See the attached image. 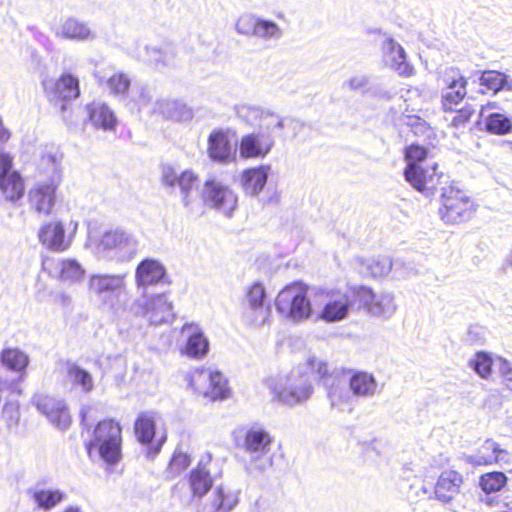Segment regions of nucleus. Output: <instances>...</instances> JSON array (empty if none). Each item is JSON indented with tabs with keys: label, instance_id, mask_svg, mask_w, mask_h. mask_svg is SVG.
<instances>
[{
	"label": "nucleus",
	"instance_id": "1",
	"mask_svg": "<svg viewBox=\"0 0 512 512\" xmlns=\"http://www.w3.org/2000/svg\"><path fill=\"white\" fill-rule=\"evenodd\" d=\"M123 427L114 417H106L93 426L84 448L90 458L97 455L104 463L114 466L123 457Z\"/></svg>",
	"mask_w": 512,
	"mask_h": 512
},
{
	"label": "nucleus",
	"instance_id": "2",
	"mask_svg": "<svg viewBox=\"0 0 512 512\" xmlns=\"http://www.w3.org/2000/svg\"><path fill=\"white\" fill-rule=\"evenodd\" d=\"M309 287L302 281H293L283 287L276 296L275 306L284 317L304 320L311 316L312 306L308 299Z\"/></svg>",
	"mask_w": 512,
	"mask_h": 512
},
{
	"label": "nucleus",
	"instance_id": "3",
	"mask_svg": "<svg viewBox=\"0 0 512 512\" xmlns=\"http://www.w3.org/2000/svg\"><path fill=\"white\" fill-rule=\"evenodd\" d=\"M159 415L154 410H145L137 414L133 430L138 443L146 446V456L154 458L167 440V428L158 425Z\"/></svg>",
	"mask_w": 512,
	"mask_h": 512
},
{
	"label": "nucleus",
	"instance_id": "4",
	"mask_svg": "<svg viewBox=\"0 0 512 512\" xmlns=\"http://www.w3.org/2000/svg\"><path fill=\"white\" fill-rule=\"evenodd\" d=\"M187 381L195 394L208 401H222L231 396L228 380L218 370L196 368L187 375Z\"/></svg>",
	"mask_w": 512,
	"mask_h": 512
},
{
	"label": "nucleus",
	"instance_id": "5",
	"mask_svg": "<svg viewBox=\"0 0 512 512\" xmlns=\"http://www.w3.org/2000/svg\"><path fill=\"white\" fill-rule=\"evenodd\" d=\"M477 204L466 192L449 186L444 188L441 195L439 214L441 219L450 225H460L474 218Z\"/></svg>",
	"mask_w": 512,
	"mask_h": 512
},
{
	"label": "nucleus",
	"instance_id": "6",
	"mask_svg": "<svg viewBox=\"0 0 512 512\" xmlns=\"http://www.w3.org/2000/svg\"><path fill=\"white\" fill-rule=\"evenodd\" d=\"M316 296L323 301L319 318L325 322L341 321L348 316L351 309L355 310L352 286L346 292L340 290H320L316 293Z\"/></svg>",
	"mask_w": 512,
	"mask_h": 512
},
{
	"label": "nucleus",
	"instance_id": "7",
	"mask_svg": "<svg viewBox=\"0 0 512 512\" xmlns=\"http://www.w3.org/2000/svg\"><path fill=\"white\" fill-rule=\"evenodd\" d=\"M60 177L35 183L27 193V204L31 212L38 217L52 214L58 199Z\"/></svg>",
	"mask_w": 512,
	"mask_h": 512
},
{
	"label": "nucleus",
	"instance_id": "8",
	"mask_svg": "<svg viewBox=\"0 0 512 512\" xmlns=\"http://www.w3.org/2000/svg\"><path fill=\"white\" fill-rule=\"evenodd\" d=\"M269 387L279 402L290 406L307 401L313 394L312 385L300 376H288L285 384L273 379Z\"/></svg>",
	"mask_w": 512,
	"mask_h": 512
},
{
	"label": "nucleus",
	"instance_id": "9",
	"mask_svg": "<svg viewBox=\"0 0 512 512\" xmlns=\"http://www.w3.org/2000/svg\"><path fill=\"white\" fill-rule=\"evenodd\" d=\"M270 316V306L267 303V291L264 284L255 281L246 289V304L243 310L245 321L253 325L266 323Z\"/></svg>",
	"mask_w": 512,
	"mask_h": 512
},
{
	"label": "nucleus",
	"instance_id": "10",
	"mask_svg": "<svg viewBox=\"0 0 512 512\" xmlns=\"http://www.w3.org/2000/svg\"><path fill=\"white\" fill-rule=\"evenodd\" d=\"M44 92L50 103L64 112L67 110L69 102L80 97V81L72 73L64 72L50 87L44 86Z\"/></svg>",
	"mask_w": 512,
	"mask_h": 512
},
{
	"label": "nucleus",
	"instance_id": "11",
	"mask_svg": "<svg viewBox=\"0 0 512 512\" xmlns=\"http://www.w3.org/2000/svg\"><path fill=\"white\" fill-rule=\"evenodd\" d=\"M42 269L53 278L71 283L81 281L85 275V270L75 259L45 256L42 259Z\"/></svg>",
	"mask_w": 512,
	"mask_h": 512
},
{
	"label": "nucleus",
	"instance_id": "12",
	"mask_svg": "<svg viewBox=\"0 0 512 512\" xmlns=\"http://www.w3.org/2000/svg\"><path fill=\"white\" fill-rule=\"evenodd\" d=\"M205 187L206 204L226 216H231L237 206V197L232 190L215 180H206Z\"/></svg>",
	"mask_w": 512,
	"mask_h": 512
},
{
	"label": "nucleus",
	"instance_id": "13",
	"mask_svg": "<svg viewBox=\"0 0 512 512\" xmlns=\"http://www.w3.org/2000/svg\"><path fill=\"white\" fill-rule=\"evenodd\" d=\"M352 294L356 311L363 310L372 316H383L386 314L389 302L387 296H378L371 288L364 285L352 286Z\"/></svg>",
	"mask_w": 512,
	"mask_h": 512
},
{
	"label": "nucleus",
	"instance_id": "14",
	"mask_svg": "<svg viewBox=\"0 0 512 512\" xmlns=\"http://www.w3.org/2000/svg\"><path fill=\"white\" fill-rule=\"evenodd\" d=\"M40 243L47 249L55 252H64L72 243V236L65 233L61 221H49L43 224L38 231Z\"/></svg>",
	"mask_w": 512,
	"mask_h": 512
},
{
	"label": "nucleus",
	"instance_id": "15",
	"mask_svg": "<svg viewBox=\"0 0 512 512\" xmlns=\"http://www.w3.org/2000/svg\"><path fill=\"white\" fill-rule=\"evenodd\" d=\"M33 403L54 425L65 428L71 423V416L63 401L45 394H37Z\"/></svg>",
	"mask_w": 512,
	"mask_h": 512
},
{
	"label": "nucleus",
	"instance_id": "16",
	"mask_svg": "<svg viewBox=\"0 0 512 512\" xmlns=\"http://www.w3.org/2000/svg\"><path fill=\"white\" fill-rule=\"evenodd\" d=\"M274 140L271 135L253 132L241 137L239 155L243 159L264 158L272 149Z\"/></svg>",
	"mask_w": 512,
	"mask_h": 512
},
{
	"label": "nucleus",
	"instance_id": "17",
	"mask_svg": "<svg viewBox=\"0 0 512 512\" xmlns=\"http://www.w3.org/2000/svg\"><path fill=\"white\" fill-rule=\"evenodd\" d=\"M139 313L153 325H160L173 317V305L165 294L152 295L140 305Z\"/></svg>",
	"mask_w": 512,
	"mask_h": 512
},
{
	"label": "nucleus",
	"instance_id": "18",
	"mask_svg": "<svg viewBox=\"0 0 512 512\" xmlns=\"http://www.w3.org/2000/svg\"><path fill=\"white\" fill-rule=\"evenodd\" d=\"M87 117L85 122L90 123L95 129L113 131L118 125V119L108 104L92 101L85 105Z\"/></svg>",
	"mask_w": 512,
	"mask_h": 512
},
{
	"label": "nucleus",
	"instance_id": "19",
	"mask_svg": "<svg viewBox=\"0 0 512 512\" xmlns=\"http://www.w3.org/2000/svg\"><path fill=\"white\" fill-rule=\"evenodd\" d=\"M436 170L437 163H432L425 167L421 165V167H417L414 175L404 174V177L419 192L433 194L437 190L441 178V174Z\"/></svg>",
	"mask_w": 512,
	"mask_h": 512
},
{
	"label": "nucleus",
	"instance_id": "20",
	"mask_svg": "<svg viewBox=\"0 0 512 512\" xmlns=\"http://www.w3.org/2000/svg\"><path fill=\"white\" fill-rule=\"evenodd\" d=\"M236 29L241 34L254 35L261 38L277 37L281 34L276 23L250 15L240 17L236 23Z\"/></svg>",
	"mask_w": 512,
	"mask_h": 512
},
{
	"label": "nucleus",
	"instance_id": "21",
	"mask_svg": "<svg viewBox=\"0 0 512 512\" xmlns=\"http://www.w3.org/2000/svg\"><path fill=\"white\" fill-rule=\"evenodd\" d=\"M463 482V476L458 471L445 470L436 481L434 494L440 501L449 502L460 492Z\"/></svg>",
	"mask_w": 512,
	"mask_h": 512
},
{
	"label": "nucleus",
	"instance_id": "22",
	"mask_svg": "<svg viewBox=\"0 0 512 512\" xmlns=\"http://www.w3.org/2000/svg\"><path fill=\"white\" fill-rule=\"evenodd\" d=\"M273 437L261 427H251L244 435L243 448L252 455L262 456L271 450Z\"/></svg>",
	"mask_w": 512,
	"mask_h": 512
},
{
	"label": "nucleus",
	"instance_id": "23",
	"mask_svg": "<svg viewBox=\"0 0 512 512\" xmlns=\"http://www.w3.org/2000/svg\"><path fill=\"white\" fill-rule=\"evenodd\" d=\"M166 275L165 267L154 259H144L136 267L137 286L146 287L158 284Z\"/></svg>",
	"mask_w": 512,
	"mask_h": 512
},
{
	"label": "nucleus",
	"instance_id": "24",
	"mask_svg": "<svg viewBox=\"0 0 512 512\" xmlns=\"http://www.w3.org/2000/svg\"><path fill=\"white\" fill-rule=\"evenodd\" d=\"M25 194V181L18 171H11L0 179V199L17 203Z\"/></svg>",
	"mask_w": 512,
	"mask_h": 512
},
{
	"label": "nucleus",
	"instance_id": "25",
	"mask_svg": "<svg viewBox=\"0 0 512 512\" xmlns=\"http://www.w3.org/2000/svg\"><path fill=\"white\" fill-rule=\"evenodd\" d=\"M211 461V456H207V461L202 460L194 467L188 476V483L193 496L203 497L212 487L213 479L209 470L206 469V463Z\"/></svg>",
	"mask_w": 512,
	"mask_h": 512
},
{
	"label": "nucleus",
	"instance_id": "26",
	"mask_svg": "<svg viewBox=\"0 0 512 512\" xmlns=\"http://www.w3.org/2000/svg\"><path fill=\"white\" fill-rule=\"evenodd\" d=\"M507 451L492 439L485 440L473 455V463L479 466H489L504 460Z\"/></svg>",
	"mask_w": 512,
	"mask_h": 512
},
{
	"label": "nucleus",
	"instance_id": "27",
	"mask_svg": "<svg viewBox=\"0 0 512 512\" xmlns=\"http://www.w3.org/2000/svg\"><path fill=\"white\" fill-rule=\"evenodd\" d=\"M209 157L222 163L228 162L232 157V148L225 132L214 130L208 138Z\"/></svg>",
	"mask_w": 512,
	"mask_h": 512
},
{
	"label": "nucleus",
	"instance_id": "28",
	"mask_svg": "<svg viewBox=\"0 0 512 512\" xmlns=\"http://www.w3.org/2000/svg\"><path fill=\"white\" fill-rule=\"evenodd\" d=\"M124 287V278L120 275L95 274L88 280V289L96 295L115 293Z\"/></svg>",
	"mask_w": 512,
	"mask_h": 512
},
{
	"label": "nucleus",
	"instance_id": "29",
	"mask_svg": "<svg viewBox=\"0 0 512 512\" xmlns=\"http://www.w3.org/2000/svg\"><path fill=\"white\" fill-rule=\"evenodd\" d=\"M269 169L268 165H261L244 170L241 176L244 190L251 195L258 194L267 183Z\"/></svg>",
	"mask_w": 512,
	"mask_h": 512
},
{
	"label": "nucleus",
	"instance_id": "30",
	"mask_svg": "<svg viewBox=\"0 0 512 512\" xmlns=\"http://www.w3.org/2000/svg\"><path fill=\"white\" fill-rule=\"evenodd\" d=\"M404 159L407 162V166L404 169V174L414 175L417 171V167H421L430 157V150L418 143H411L406 146L404 151Z\"/></svg>",
	"mask_w": 512,
	"mask_h": 512
},
{
	"label": "nucleus",
	"instance_id": "31",
	"mask_svg": "<svg viewBox=\"0 0 512 512\" xmlns=\"http://www.w3.org/2000/svg\"><path fill=\"white\" fill-rule=\"evenodd\" d=\"M349 387L354 395L366 397L374 394L377 383L372 374L356 372L349 380Z\"/></svg>",
	"mask_w": 512,
	"mask_h": 512
},
{
	"label": "nucleus",
	"instance_id": "32",
	"mask_svg": "<svg viewBox=\"0 0 512 512\" xmlns=\"http://www.w3.org/2000/svg\"><path fill=\"white\" fill-rule=\"evenodd\" d=\"M439 80L442 82L444 90L468 89V77L459 67H446L439 72Z\"/></svg>",
	"mask_w": 512,
	"mask_h": 512
},
{
	"label": "nucleus",
	"instance_id": "33",
	"mask_svg": "<svg viewBox=\"0 0 512 512\" xmlns=\"http://www.w3.org/2000/svg\"><path fill=\"white\" fill-rule=\"evenodd\" d=\"M0 360L5 367L19 373L21 377L29 363L28 356L18 348L3 349Z\"/></svg>",
	"mask_w": 512,
	"mask_h": 512
},
{
	"label": "nucleus",
	"instance_id": "34",
	"mask_svg": "<svg viewBox=\"0 0 512 512\" xmlns=\"http://www.w3.org/2000/svg\"><path fill=\"white\" fill-rule=\"evenodd\" d=\"M208 350V339L199 329H196L187 339L183 353L193 359H202L207 355Z\"/></svg>",
	"mask_w": 512,
	"mask_h": 512
},
{
	"label": "nucleus",
	"instance_id": "35",
	"mask_svg": "<svg viewBox=\"0 0 512 512\" xmlns=\"http://www.w3.org/2000/svg\"><path fill=\"white\" fill-rule=\"evenodd\" d=\"M390 44V66L402 77H411L415 71L412 65L406 61V53L402 46L389 40Z\"/></svg>",
	"mask_w": 512,
	"mask_h": 512
},
{
	"label": "nucleus",
	"instance_id": "36",
	"mask_svg": "<svg viewBox=\"0 0 512 512\" xmlns=\"http://www.w3.org/2000/svg\"><path fill=\"white\" fill-rule=\"evenodd\" d=\"M484 130L493 135H506L512 132V118L494 112L489 114L484 123Z\"/></svg>",
	"mask_w": 512,
	"mask_h": 512
},
{
	"label": "nucleus",
	"instance_id": "37",
	"mask_svg": "<svg viewBox=\"0 0 512 512\" xmlns=\"http://www.w3.org/2000/svg\"><path fill=\"white\" fill-rule=\"evenodd\" d=\"M451 114L452 116L447 123L448 128L453 131L462 132L470 125L475 115V109L471 104H465L460 108H455Z\"/></svg>",
	"mask_w": 512,
	"mask_h": 512
},
{
	"label": "nucleus",
	"instance_id": "38",
	"mask_svg": "<svg viewBox=\"0 0 512 512\" xmlns=\"http://www.w3.org/2000/svg\"><path fill=\"white\" fill-rule=\"evenodd\" d=\"M507 484V476L500 471L487 472L480 476L479 485L487 493H495L503 489Z\"/></svg>",
	"mask_w": 512,
	"mask_h": 512
},
{
	"label": "nucleus",
	"instance_id": "39",
	"mask_svg": "<svg viewBox=\"0 0 512 512\" xmlns=\"http://www.w3.org/2000/svg\"><path fill=\"white\" fill-rule=\"evenodd\" d=\"M59 35L66 39H85L89 37L90 30L84 23L69 18L61 24Z\"/></svg>",
	"mask_w": 512,
	"mask_h": 512
},
{
	"label": "nucleus",
	"instance_id": "40",
	"mask_svg": "<svg viewBox=\"0 0 512 512\" xmlns=\"http://www.w3.org/2000/svg\"><path fill=\"white\" fill-rule=\"evenodd\" d=\"M468 90H443L440 97V107L444 114L452 113L467 97Z\"/></svg>",
	"mask_w": 512,
	"mask_h": 512
},
{
	"label": "nucleus",
	"instance_id": "41",
	"mask_svg": "<svg viewBox=\"0 0 512 512\" xmlns=\"http://www.w3.org/2000/svg\"><path fill=\"white\" fill-rule=\"evenodd\" d=\"M480 85L488 91L497 93L503 89L507 83V77L504 73L495 70L483 71L479 77Z\"/></svg>",
	"mask_w": 512,
	"mask_h": 512
},
{
	"label": "nucleus",
	"instance_id": "42",
	"mask_svg": "<svg viewBox=\"0 0 512 512\" xmlns=\"http://www.w3.org/2000/svg\"><path fill=\"white\" fill-rule=\"evenodd\" d=\"M236 499L230 493H226L222 487L214 490L210 501V512H230Z\"/></svg>",
	"mask_w": 512,
	"mask_h": 512
},
{
	"label": "nucleus",
	"instance_id": "43",
	"mask_svg": "<svg viewBox=\"0 0 512 512\" xmlns=\"http://www.w3.org/2000/svg\"><path fill=\"white\" fill-rule=\"evenodd\" d=\"M190 464V456L186 452L176 449L168 463L167 474L169 477H175L185 471Z\"/></svg>",
	"mask_w": 512,
	"mask_h": 512
},
{
	"label": "nucleus",
	"instance_id": "44",
	"mask_svg": "<svg viewBox=\"0 0 512 512\" xmlns=\"http://www.w3.org/2000/svg\"><path fill=\"white\" fill-rule=\"evenodd\" d=\"M469 365L481 378H488L492 373L493 358L489 353L479 351Z\"/></svg>",
	"mask_w": 512,
	"mask_h": 512
},
{
	"label": "nucleus",
	"instance_id": "45",
	"mask_svg": "<svg viewBox=\"0 0 512 512\" xmlns=\"http://www.w3.org/2000/svg\"><path fill=\"white\" fill-rule=\"evenodd\" d=\"M67 374L73 384L80 386L83 391L90 392L93 389V379L90 373L77 365H71Z\"/></svg>",
	"mask_w": 512,
	"mask_h": 512
},
{
	"label": "nucleus",
	"instance_id": "46",
	"mask_svg": "<svg viewBox=\"0 0 512 512\" xmlns=\"http://www.w3.org/2000/svg\"><path fill=\"white\" fill-rule=\"evenodd\" d=\"M106 85L111 94L124 95L129 91L131 81L126 73L117 72L107 79Z\"/></svg>",
	"mask_w": 512,
	"mask_h": 512
},
{
	"label": "nucleus",
	"instance_id": "47",
	"mask_svg": "<svg viewBox=\"0 0 512 512\" xmlns=\"http://www.w3.org/2000/svg\"><path fill=\"white\" fill-rule=\"evenodd\" d=\"M33 499L38 507L45 510L51 509L62 500V494L56 490H38L34 492Z\"/></svg>",
	"mask_w": 512,
	"mask_h": 512
},
{
	"label": "nucleus",
	"instance_id": "48",
	"mask_svg": "<svg viewBox=\"0 0 512 512\" xmlns=\"http://www.w3.org/2000/svg\"><path fill=\"white\" fill-rule=\"evenodd\" d=\"M198 176L192 170H185L179 174L178 186L183 193V203L185 206L190 204L188 194L197 187Z\"/></svg>",
	"mask_w": 512,
	"mask_h": 512
},
{
	"label": "nucleus",
	"instance_id": "49",
	"mask_svg": "<svg viewBox=\"0 0 512 512\" xmlns=\"http://www.w3.org/2000/svg\"><path fill=\"white\" fill-rule=\"evenodd\" d=\"M305 372L317 380H325L331 376L328 364L316 358H310L305 363Z\"/></svg>",
	"mask_w": 512,
	"mask_h": 512
},
{
	"label": "nucleus",
	"instance_id": "50",
	"mask_svg": "<svg viewBox=\"0 0 512 512\" xmlns=\"http://www.w3.org/2000/svg\"><path fill=\"white\" fill-rule=\"evenodd\" d=\"M128 241L125 233L117 231L106 232L101 239V243L106 249L122 248L128 244Z\"/></svg>",
	"mask_w": 512,
	"mask_h": 512
},
{
	"label": "nucleus",
	"instance_id": "51",
	"mask_svg": "<svg viewBox=\"0 0 512 512\" xmlns=\"http://www.w3.org/2000/svg\"><path fill=\"white\" fill-rule=\"evenodd\" d=\"M408 125L416 136L420 133L432 132L430 125L417 116H408Z\"/></svg>",
	"mask_w": 512,
	"mask_h": 512
},
{
	"label": "nucleus",
	"instance_id": "52",
	"mask_svg": "<svg viewBox=\"0 0 512 512\" xmlns=\"http://www.w3.org/2000/svg\"><path fill=\"white\" fill-rule=\"evenodd\" d=\"M179 175L173 167H166L163 170L161 181L165 186L173 187L178 184Z\"/></svg>",
	"mask_w": 512,
	"mask_h": 512
},
{
	"label": "nucleus",
	"instance_id": "53",
	"mask_svg": "<svg viewBox=\"0 0 512 512\" xmlns=\"http://www.w3.org/2000/svg\"><path fill=\"white\" fill-rule=\"evenodd\" d=\"M503 366V377L506 386L512 390V368L508 367L506 361H501Z\"/></svg>",
	"mask_w": 512,
	"mask_h": 512
},
{
	"label": "nucleus",
	"instance_id": "54",
	"mask_svg": "<svg viewBox=\"0 0 512 512\" xmlns=\"http://www.w3.org/2000/svg\"><path fill=\"white\" fill-rule=\"evenodd\" d=\"M10 136V132L4 127L3 122L0 119V142H6Z\"/></svg>",
	"mask_w": 512,
	"mask_h": 512
},
{
	"label": "nucleus",
	"instance_id": "55",
	"mask_svg": "<svg viewBox=\"0 0 512 512\" xmlns=\"http://www.w3.org/2000/svg\"><path fill=\"white\" fill-rule=\"evenodd\" d=\"M8 409H14L18 414L19 405L14 402L6 401L3 408V413H5Z\"/></svg>",
	"mask_w": 512,
	"mask_h": 512
},
{
	"label": "nucleus",
	"instance_id": "56",
	"mask_svg": "<svg viewBox=\"0 0 512 512\" xmlns=\"http://www.w3.org/2000/svg\"><path fill=\"white\" fill-rule=\"evenodd\" d=\"M187 328L191 329V328H193V325L192 324H186V325L183 326L182 329L184 330V329H187Z\"/></svg>",
	"mask_w": 512,
	"mask_h": 512
},
{
	"label": "nucleus",
	"instance_id": "57",
	"mask_svg": "<svg viewBox=\"0 0 512 512\" xmlns=\"http://www.w3.org/2000/svg\"><path fill=\"white\" fill-rule=\"evenodd\" d=\"M487 106L490 107V108H495L496 107V103H488Z\"/></svg>",
	"mask_w": 512,
	"mask_h": 512
},
{
	"label": "nucleus",
	"instance_id": "58",
	"mask_svg": "<svg viewBox=\"0 0 512 512\" xmlns=\"http://www.w3.org/2000/svg\"><path fill=\"white\" fill-rule=\"evenodd\" d=\"M276 126H277V127H282V124H281V122H280L278 119H277V121H276Z\"/></svg>",
	"mask_w": 512,
	"mask_h": 512
},
{
	"label": "nucleus",
	"instance_id": "59",
	"mask_svg": "<svg viewBox=\"0 0 512 512\" xmlns=\"http://www.w3.org/2000/svg\"><path fill=\"white\" fill-rule=\"evenodd\" d=\"M65 512H79V511H78V510H76V509H68V510H66Z\"/></svg>",
	"mask_w": 512,
	"mask_h": 512
}]
</instances>
